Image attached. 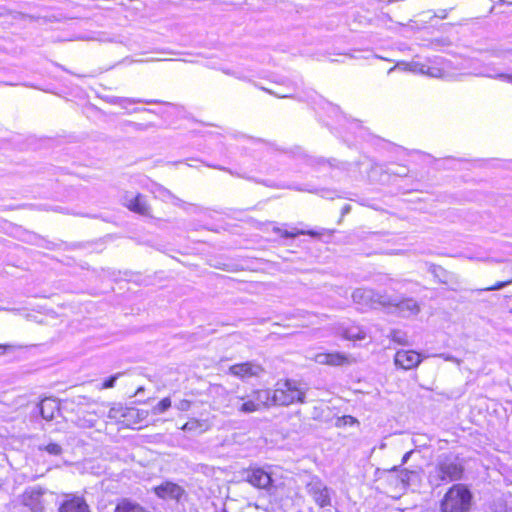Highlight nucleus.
<instances>
[{
  "mask_svg": "<svg viewBox=\"0 0 512 512\" xmlns=\"http://www.w3.org/2000/svg\"><path fill=\"white\" fill-rule=\"evenodd\" d=\"M303 392L295 381H278L273 391L269 389H254L245 395L228 394L227 413L247 415L263 411L273 405L288 406L295 402L303 403Z\"/></svg>",
  "mask_w": 512,
  "mask_h": 512,
  "instance_id": "f257e3e1",
  "label": "nucleus"
},
{
  "mask_svg": "<svg viewBox=\"0 0 512 512\" xmlns=\"http://www.w3.org/2000/svg\"><path fill=\"white\" fill-rule=\"evenodd\" d=\"M462 473L463 467L456 456L443 455L439 458L434 472L430 474V481L439 486L443 482L461 479Z\"/></svg>",
  "mask_w": 512,
  "mask_h": 512,
  "instance_id": "f03ea898",
  "label": "nucleus"
},
{
  "mask_svg": "<svg viewBox=\"0 0 512 512\" xmlns=\"http://www.w3.org/2000/svg\"><path fill=\"white\" fill-rule=\"evenodd\" d=\"M472 494L463 484L453 485L441 501L442 512H468L471 507Z\"/></svg>",
  "mask_w": 512,
  "mask_h": 512,
  "instance_id": "7ed1b4c3",
  "label": "nucleus"
},
{
  "mask_svg": "<svg viewBox=\"0 0 512 512\" xmlns=\"http://www.w3.org/2000/svg\"><path fill=\"white\" fill-rule=\"evenodd\" d=\"M354 303L376 309L378 307H388L392 304V298L386 294H381L373 289L357 288L352 293Z\"/></svg>",
  "mask_w": 512,
  "mask_h": 512,
  "instance_id": "20e7f679",
  "label": "nucleus"
},
{
  "mask_svg": "<svg viewBox=\"0 0 512 512\" xmlns=\"http://www.w3.org/2000/svg\"><path fill=\"white\" fill-rule=\"evenodd\" d=\"M306 488L308 494L319 507L324 508L331 505L329 488L319 478H312L307 483Z\"/></svg>",
  "mask_w": 512,
  "mask_h": 512,
  "instance_id": "39448f33",
  "label": "nucleus"
},
{
  "mask_svg": "<svg viewBox=\"0 0 512 512\" xmlns=\"http://www.w3.org/2000/svg\"><path fill=\"white\" fill-rule=\"evenodd\" d=\"M243 480L252 486L269 491L273 485V480L267 471L262 468L248 469L243 472Z\"/></svg>",
  "mask_w": 512,
  "mask_h": 512,
  "instance_id": "423d86ee",
  "label": "nucleus"
},
{
  "mask_svg": "<svg viewBox=\"0 0 512 512\" xmlns=\"http://www.w3.org/2000/svg\"><path fill=\"white\" fill-rule=\"evenodd\" d=\"M157 497L179 502L185 496V489L172 481H164L153 488Z\"/></svg>",
  "mask_w": 512,
  "mask_h": 512,
  "instance_id": "0eeeda50",
  "label": "nucleus"
},
{
  "mask_svg": "<svg viewBox=\"0 0 512 512\" xmlns=\"http://www.w3.org/2000/svg\"><path fill=\"white\" fill-rule=\"evenodd\" d=\"M264 372L263 367L255 362L248 361L244 363L234 364L229 367V373L240 379L258 377Z\"/></svg>",
  "mask_w": 512,
  "mask_h": 512,
  "instance_id": "6e6552de",
  "label": "nucleus"
},
{
  "mask_svg": "<svg viewBox=\"0 0 512 512\" xmlns=\"http://www.w3.org/2000/svg\"><path fill=\"white\" fill-rule=\"evenodd\" d=\"M44 490L41 487L27 488L22 495V504L28 507L31 512H43Z\"/></svg>",
  "mask_w": 512,
  "mask_h": 512,
  "instance_id": "1a4fd4ad",
  "label": "nucleus"
},
{
  "mask_svg": "<svg viewBox=\"0 0 512 512\" xmlns=\"http://www.w3.org/2000/svg\"><path fill=\"white\" fill-rule=\"evenodd\" d=\"M421 361V355L413 350H399L394 357L395 365L404 370L417 367Z\"/></svg>",
  "mask_w": 512,
  "mask_h": 512,
  "instance_id": "9d476101",
  "label": "nucleus"
},
{
  "mask_svg": "<svg viewBox=\"0 0 512 512\" xmlns=\"http://www.w3.org/2000/svg\"><path fill=\"white\" fill-rule=\"evenodd\" d=\"M388 307H394L398 315L402 317L417 315L421 310L420 305L413 298H405L399 301L392 299V304Z\"/></svg>",
  "mask_w": 512,
  "mask_h": 512,
  "instance_id": "9b49d317",
  "label": "nucleus"
},
{
  "mask_svg": "<svg viewBox=\"0 0 512 512\" xmlns=\"http://www.w3.org/2000/svg\"><path fill=\"white\" fill-rule=\"evenodd\" d=\"M124 205L140 215H148L150 211L149 205L141 194H127L124 198Z\"/></svg>",
  "mask_w": 512,
  "mask_h": 512,
  "instance_id": "f8f14e48",
  "label": "nucleus"
},
{
  "mask_svg": "<svg viewBox=\"0 0 512 512\" xmlns=\"http://www.w3.org/2000/svg\"><path fill=\"white\" fill-rule=\"evenodd\" d=\"M59 512H90L86 502L80 497L66 500L59 508Z\"/></svg>",
  "mask_w": 512,
  "mask_h": 512,
  "instance_id": "ddd939ff",
  "label": "nucleus"
},
{
  "mask_svg": "<svg viewBox=\"0 0 512 512\" xmlns=\"http://www.w3.org/2000/svg\"><path fill=\"white\" fill-rule=\"evenodd\" d=\"M139 415V411L134 408H126L118 404L110 408L108 417L115 421H124L126 417Z\"/></svg>",
  "mask_w": 512,
  "mask_h": 512,
  "instance_id": "4468645a",
  "label": "nucleus"
},
{
  "mask_svg": "<svg viewBox=\"0 0 512 512\" xmlns=\"http://www.w3.org/2000/svg\"><path fill=\"white\" fill-rule=\"evenodd\" d=\"M59 411V406L56 400L46 398L40 403V413L43 419L52 420L55 417V413Z\"/></svg>",
  "mask_w": 512,
  "mask_h": 512,
  "instance_id": "2eb2a0df",
  "label": "nucleus"
},
{
  "mask_svg": "<svg viewBox=\"0 0 512 512\" xmlns=\"http://www.w3.org/2000/svg\"><path fill=\"white\" fill-rule=\"evenodd\" d=\"M181 429L186 432L201 434L209 429V423L207 420L191 418L181 427Z\"/></svg>",
  "mask_w": 512,
  "mask_h": 512,
  "instance_id": "dca6fc26",
  "label": "nucleus"
},
{
  "mask_svg": "<svg viewBox=\"0 0 512 512\" xmlns=\"http://www.w3.org/2000/svg\"><path fill=\"white\" fill-rule=\"evenodd\" d=\"M353 363L355 359L351 355L340 352L328 353L329 366H348Z\"/></svg>",
  "mask_w": 512,
  "mask_h": 512,
  "instance_id": "f3484780",
  "label": "nucleus"
},
{
  "mask_svg": "<svg viewBox=\"0 0 512 512\" xmlns=\"http://www.w3.org/2000/svg\"><path fill=\"white\" fill-rule=\"evenodd\" d=\"M343 336L348 340H364L366 338V332L359 326H350L344 330Z\"/></svg>",
  "mask_w": 512,
  "mask_h": 512,
  "instance_id": "a211bd4d",
  "label": "nucleus"
},
{
  "mask_svg": "<svg viewBox=\"0 0 512 512\" xmlns=\"http://www.w3.org/2000/svg\"><path fill=\"white\" fill-rule=\"evenodd\" d=\"M115 512H149V511L144 509L139 504L132 503L127 500H123L116 506Z\"/></svg>",
  "mask_w": 512,
  "mask_h": 512,
  "instance_id": "6ab92c4d",
  "label": "nucleus"
},
{
  "mask_svg": "<svg viewBox=\"0 0 512 512\" xmlns=\"http://www.w3.org/2000/svg\"><path fill=\"white\" fill-rule=\"evenodd\" d=\"M414 67L419 68V74L428 75L433 78H442L444 76L443 70L437 67H429L424 64H417Z\"/></svg>",
  "mask_w": 512,
  "mask_h": 512,
  "instance_id": "aec40b11",
  "label": "nucleus"
},
{
  "mask_svg": "<svg viewBox=\"0 0 512 512\" xmlns=\"http://www.w3.org/2000/svg\"><path fill=\"white\" fill-rule=\"evenodd\" d=\"M274 231L279 233L281 237H284V238H294L298 235H310V236H316L317 233L314 232V231H303V230H292V231H288V230H282L281 228H274Z\"/></svg>",
  "mask_w": 512,
  "mask_h": 512,
  "instance_id": "412c9836",
  "label": "nucleus"
},
{
  "mask_svg": "<svg viewBox=\"0 0 512 512\" xmlns=\"http://www.w3.org/2000/svg\"><path fill=\"white\" fill-rule=\"evenodd\" d=\"M97 416L95 413H87L83 416H78L77 425L83 428H91L95 425Z\"/></svg>",
  "mask_w": 512,
  "mask_h": 512,
  "instance_id": "4be33fe9",
  "label": "nucleus"
},
{
  "mask_svg": "<svg viewBox=\"0 0 512 512\" xmlns=\"http://www.w3.org/2000/svg\"><path fill=\"white\" fill-rule=\"evenodd\" d=\"M171 407V399L169 397L163 398L157 405L152 408L154 415L164 413Z\"/></svg>",
  "mask_w": 512,
  "mask_h": 512,
  "instance_id": "5701e85b",
  "label": "nucleus"
},
{
  "mask_svg": "<svg viewBox=\"0 0 512 512\" xmlns=\"http://www.w3.org/2000/svg\"><path fill=\"white\" fill-rule=\"evenodd\" d=\"M416 473L414 471H410L407 469H402L398 472V478L400 482L402 483L403 488H406L412 477H414Z\"/></svg>",
  "mask_w": 512,
  "mask_h": 512,
  "instance_id": "b1692460",
  "label": "nucleus"
},
{
  "mask_svg": "<svg viewBox=\"0 0 512 512\" xmlns=\"http://www.w3.org/2000/svg\"><path fill=\"white\" fill-rule=\"evenodd\" d=\"M512 284V278L507 280V281H499V282H496L493 286H490V287H487V288H483V289H480L479 291H495V290H500L508 285Z\"/></svg>",
  "mask_w": 512,
  "mask_h": 512,
  "instance_id": "393cba45",
  "label": "nucleus"
},
{
  "mask_svg": "<svg viewBox=\"0 0 512 512\" xmlns=\"http://www.w3.org/2000/svg\"><path fill=\"white\" fill-rule=\"evenodd\" d=\"M44 450L47 451L49 454L55 456L60 455L62 452L61 446L57 443H49L44 447Z\"/></svg>",
  "mask_w": 512,
  "mask_h": 512,
  "instance_id": "a878e982",
  "label": "nucleus"
},
{
  "mask_svg": "<svg viewBox=\"0 0 512 512\" xmlns=\"http://www.w3.org/2000/svg\"><path fill=\"white\" fill-rule=\"evenodd\" d=\"M119 376H121V373H117L111 377H109L108 379H106L103 383H102V386H101V389H109V388H113L114 385H115V382L116 380L119 378Z\"/></svg>",
  "mask_w": 512,
  "mask_h": 512,
  "instance_id": "bb28decb",
  "label": "nucleus"
},
{
  "mask_svg": "<svg viewBox=\"0 0 512 512\" xmlns=\"http://www.w3.org/2000/svg\"><path fill=\"white\" fill-rule=\"evenodd\" d=\"M483 76L499 79V80L506 81V82H509L512 84V74H506V73H499L496 75L484 74Z\"/></svg>",
  "mask_w": 512,
  "mask_h": 512,
  "instance_id": "cd10ccee",
  "label": "nucleus"
},
{
  "mask_svg": "<svg viewBox=\"0 0 512 512\" xmlns=\"http://www.w3.org/2000/svg\"><path fill=\"white\" fill-rule=\"evenodd\" d=\"M313 360L321 365H328V353H318L313 357Z\"/></svg>",
  "mask_w": 512,
  "mask_h": 512,
  "instance_id": "c85d7f7f",
  "label": "nucleus"
},
{
  "mask_svg": "<svg viewBox=\"0 0 512 512\" xmlns=\"http://www.w3.org/2000/svg\"><path fill=\"white\" fill-rule=\"evenodd\" d=\"M192 402L187 399H182L176 404V408L180 411H188L191 408Z\"/></svg>",
  "mask_w": 512,
  "mask_h": 512,
  "instance_id": "c756f323",
  "label": "nucleus"
},
{
  "mask_svg": "<svg viewBox=\"0 0 512 512\" xmlns=\"http://www.w3.org/2000/svg\"><path fill=\"white\" fill-rule=\"evenodd\" d=\"M392 340L399 344H407L405 334L401 333L400 331L393 332Z\"/></svg>",
  "mask_w": 512,
  "mask_h": 512,
  "instance_id": "7c9ffc66",
  "label": "nucleus"
},
{
  "mask_svg": "<svg viewBox=\"0 0 512 512\" xmlns=\"http://www.w3.org/2000/svg\"><path fill=\"white\" fill-rule=\"evenodd\" d=\"M439 357H442L445 361L453 362L457 365H460V363H461L460 359H458L450 354H440Z\"/></svg>",
  "mask_w": 512,
  "mask_h": 512,
  "instance_id": "2f4dec72",
  "label": "nucleus"
},
{
  "mask_svg": "<svg viewBox=\"0 0 512 512\" xmlns=\"http://www.w3.org/2000/svg\"><path fill=\"white\" fill-rule=\"evenodd\" d=\"M411 454H412V451H409V452L404 454V456L402 458V464H405L408 461V459L411 456Z\"/></svg>",
  "mask_w": 512,
  "mask_h": 512,
  "instance_id": "473e14b6",
  "label": "nucleus"
},
{
  "mask_svg": "<svg viewBox=\"0 0 512 512\" xmlns=\"http://www.w3.org/2000/svg\"><path fill=\"white\" fill-rule=\"evenodd\" d=\"M418 63H412L409 65V70L414 72V73H419V68H415L414 66L417 65Z\"/></svg>",
  "mask_w": 512,
  "mask_h": 512,
  "instance_id": "72a5a7b5",
  "label": "nucleus"
},
{
  "mask_svg": "<svg viewBox=\"0 0 512 512\" xmlns=\"http://www.w3.org/2000/svg\"><path fill=\"white\" fill-rule=\"evenodd\" d=\"M437 16L442 19L446 18V10H440Z\"/></svg>",
  "mask_w": 512,
  "mask_h": 512,
  "instance_id": "f704fd0d",
  "label": "nucleus"
},
{
  "mask_svg": "<svg viewBox=\"0 0 512 512\" xmlns=\"http://www.w3.org/2000/svg\"><path fill=\"white\" fill-rule=\"evenodd\" d=\"M85 399H86V398H85V397H83V396H78V397H77V401H76V403H77L78 405H81Z\"/></svg>",
  "mask_w": 512,
  "mask_h": 512,
  "instance_id": "c9c22d12",
  "label": "nucleus"
},
{
  "mask_svg": "<svg viewBox=\"0 0 512 512\" xmlns=\"http://www.w3.org/2000/svg\"><path fill=\"white\" fill-rule=\"evenodd\" d=\"M349 211H350V206H349V205H345V206L343 207V209H342V213H343V214H346V213H348Z\"/></svg>",
  "mask_w": 512,
  "mask_h": 512,
  "instance_id": "e433bc0d",
  "label": "nucleus"
},
{
  "mask_svg": "<svg viewBox=\"0 0 512 512\" xmlns=\"http://www.w3.org/2000/svg\"><path fill=\"white\" fill-rule=\"evenodd\" d=\"M8 348H12V346H8V345H0V350H3L2 353H4V351Z\"/></svg>",
  "mask_w": 512,
  "mask_h": 512,
  "instance_id": "4c0bfd02",
  "label": "nucleus"
},
{
  "mask_svg": "<svg viewBox=\"0 0 512 512\" xmlns=\"http://www.w3.org/2000/svg\"><path fill=\"white\" fill-rule=\"evenodd\" d=\"M143 391H144V388H143V387H139V388L136 390L135 395H138V394H140V393H141V392H143Z\"/></svg>",
  "mask_w": 512,
  "mask_h": 512,
  "instance_id": "58836bf2",
  "label": "nucleus"
}]
</instances>
